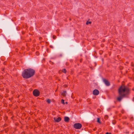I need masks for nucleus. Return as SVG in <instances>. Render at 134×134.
<instances>
[{
  "label": "nucleus",
  "instance_id": "nucleus-13",
  "mask_svg": "<svg viewBox=\"0 0 134 134\" xmlns=\"http://www.w3.org/2000/svg\"><path fill=\"white\" fill-rule=\"evenodd\" d=\"M62 71L64 73H66V69H64L62 70Z\"/></svg>",
  "mask_w": 134,
  "mask_h": 134
},
{
  "label": "nucleus",
  "instance_id": "nucleus-10",
  "mask_svg": "<svg viewBox=\"0 0 134 134\" xmlns=\"http://www.w3.org/2000/svg\"><path fill=\"white\" fill-rule=\"evenodd\" d=\"M66 91H64L62 93V95L63 96H66Z\"/></svg>",
  "mask_w": 134,
  "mask_h": 134
},
{
  "label": "nucleus",
  "instance_id": "nucleus-30",
  "mask_svg": "<svg viewBox=\"0 0 134 134\" xmlns=\"http://www.w3.org/2000/svg\"><path fill=\"white\" fill-rule=\"evenodd\" d=\"M103 60H104L102 58V60L103 61Z\"/></svg>",
  "mask_w": 134,
  "mask_h": 134
},
{
  "label": "nucleus",
  "instance_id": "nucleus-15",
  "mask_svg": "<svg viewBox=\"0 0 134 134\" xmlns=\"http://www.w3.org/2000/svg\"><path fill=\"white\" fill-rule=\"evenodd\" d=\"M104 119H106V120H107V119H108V115H105L104 116Z\"/></svg>",
  "mask_w": 134,
  "mask_h": 134
},
{
  "label": "nucleus",
  "instance_id": "nucleus-4",
  "mask_svg": "<svg viewBox=\"0 0 134 134\" xmlns=\"http://www.w3.org/2000/svg\"><path fill=\"white\" fill-rule=\"evenodd\" d=\"M33 95L35 97H38L40 94L39 91L37 89L34 90L33 92Z\"/></svg>",
  "mask_w": 134,
  "mask_h": 134
},
{
  "label": "nucleus",
  "instance_id": "nucleus-8",
  "mask_svg": "<svg viewBox=\"0 0 134 134\" xmlns=\"http://www.w3.org/2000/svg\"><path fill=\"white\" fill-rule=\"evenodd\" d=\"M129 94H127V92H126V93L124 94H122V93H121V94H119V95L121 96L122 98L125 97H126V96L127 95H129Z\"/></svg>",
  "mask_w": 134,
  "mask_h": 134
},
{
  "label": "nucleus",
  "instance_id": "nucleus-26",
  "mask_svg": "<svg viewBox=\"0 0 134 134\" xmlns=\"http://www.w3.org/2000/svg\"><path fill=\"white\" fill-rule=\"evenodd\" d=\"M65 103L66 104H68V102H65Z\"/></svg>",
  "mask_w": 134,
  "mask_h": 134
},
{
  "label": "nucleus",
  "instance_id": "nucleus-11",
  "mask_svg": "<svg viewBox=\"0 0 134 134\" xmlns=\"http://www.w3.org/2000/svg\"><path fill=\"white\" fill-rule=\"evenodd\" d=\"M122 97L121 96H120H120H119V97H118L117 98V100L119 101L120 102L121 100L122 99Z\"/></svg>",
  "mask_w": 134,
  "mask_h": 134
},
{
  "label": "nucleus",
  "instance_id": "nucleus-17",
  "mask_svg": "<svg viewBox=\"0 0 134 134\" xmlns=\"http://www.w3.org/2000/svg\"><path fill=\"white\" fill-rule=\"evenodd\" d=\"M92 23L91 21H87L86 23V25H88L89 24H91Z\"/></svg>",
  "mask_w": 134,
  "mask_h": 134
},
{
  "label": "nucleus",
  "instance_id": "nucleus-21",
  "mask_svg": "<svg viewBox=\"0 0 134 134\" xmlns=\"http://www.w3.org/2000/svg\"><path fill=\"white\" fill-rule=\"evenodd\" d=\"M131 65L132 66H134V65H133V64L132 63L131 64Z\"/></svg>",
  "mask_w": 134,
  "mask_h": 134
},
{
  "label": "nucleus",
  "instance_id": "nucleus-24",
  "mask_svg": "<svg viewBox=\"0 0 134 134\" xmlns=\"http://www.w3.org/2000/svg\"><path fill=\"white\" fill-rule=\"evenodd\" d=\"M82 59H81L80 60V62H82Z\"/></svg>",
  "mask_w": 134,
  "mask_h": 134
},
{
  "label": "nucleus",
  "instance_id": "nucleus-19",
  "mask_svg": "<svg viewBox=\"0 0 134 134\" xmlns=\"http://www.w3.org/2000/svg\"><path fill=\"white\" fill-rule=\"evenodd\" d=\"M53 39H55V38L56 37L54 35H53Z\"/></svg>",
  "mask_w": 134,
  "mask_h": 134
},
{
  "label": "nucleus",
  "instance_id": "nucleus-5",
  "mask_svg": "<svg viewBox=\"0 0 134 134\" xmlns=\"http://www.w3.org/2000/svg\"><path fill=\"white\" fill-rule=\"evenodd\" d=\"M103 81L107 86H109L110 85V82L108 80L104 79H103Z\"/></svg>",
  "mask_w": 134,
  "mask_h": 134
},
{
  "label": "nucleus",
  "instance_id": "nucleus-18",
  "mask_svg": "<svg viewBox=\"0 0 134 134\" xmlns=\"http://www.w3.org/2000/svg\"><path fill=\"white\" fill-rule=\"evenodd\" d=\"M112 123L113 124H115L116 123V122L115 121H113Z\"/></svg>",
  "mask_w": 134,
  "mask_h": 134
},
{
  "label": "nucleus",
  "instance_id": "nucleus-7",
  "mask_svg": "<svg viewBox=\"0 0 134 134\" xmlns=\"http://www.w3.org/2000/svg\"><path fill=\"white\" fill-rule=\"evenodd\" d=\"M54 119L55 122H59L61 121V118L60 117H59L57 118H54Z\"/></svg>",
  "mask_w": 134,
  "mask_h": 134
},
{
  "label": "nucleus",
  "instance_id": "nucleus-1",
  "mask_svg": "<svg viewBox=\"0 0 134 134\" xmlns=\"http://www.w3.org/2000/svg\"><path fill=\"white\" fill-rule=\"evenodd\" d=\"M35 73L34 70L31 68H28L23 71L21 76L24 78L28 79L32 77Z\"/></svg>",
  "mask_w": 134,
  "mask_h": 134
},
{
  "label": "nucleus",
  "instance_id": "nucleus-28",
  "mask_svg": "<svg viewBox=\"0 0 134 134\" xmlns=\"http://www.w3.org/2000/svg\"><path fill=\"white\" fill-rule=\"evenodd\" d=\"M132 90L133 91H134V88H133L132 89Z\"/></svg>",
  "mask_w": 134,
  "mask_h": 134
},
{
  "label": "nucleus",
  "instance_id": "nucleus-9",
  "mask_svg": "<svg viewBox=\"0 0 134 134\" xmlns=\"http://www.w3.org/2000/svg\"><path fill=\"white\" fill-rule=\"evenodd\" d=\"M69 118L68 117L65 116L64 117V121L66 122H68L69 121Z\"/></svg>",
  "mask_w": 134,
  "mask_h": 134
},
{
  "label": "nucleus",
  "instance_id": "nucleus-29",
  "mask_svg": "<svg viewBox=\"0 0 134 134\" xmlns=\"http://www.w3.org/2000/svg\"><path fill=\"white\" fill-rule=\"evenodd\" d=\"M41 38H42L41 37H40V38H39V39H41Z\"/></svg>",
  "mask_w": 134,
  "mask_h": 134
},
{
  "label": "nucleus",
  "instance_id": "nucleus-27",
  "mask_svg": "<svg viewBox=\"0 0 134 134\" xmlns=\"http://www.w3.org/2000/svg\"><path fill=\"white\" fill-rule=\"evenodd\" d=\"M132 100L133 101H134V97L133 98Z\"/></svg>",
  "mask_w": 134,
  "mask_h": 134
},
{
  "label": "nucleus",
  "instance_id": "nucleus-2",
  "mask_svg": "<svg viewBox=\"0 0 134 134\" xmlns=\"http://www.w3.org/2000/svg\"><path fill=\"white\" fill-rule=\"evenodd\" d=\"M119 94H121V93L125 92H127V94H130V89L128 87H126L122 85L119 88L118 90Z\"/></svg>",
  "mask_w": 134,
  "mask_h": 134
},
{
  "label": "nucleus",
  "instance_id": "nucleus-3",
  "mask_svg": "<svg viewBox=\"0 0 134 134\" xmlns=\"http://www.w3.org/2000/svg\"><path fill=\"white\" fill-rule=\"evenodd\" d=\"M82 127V125L80 123H75L74 125V127L76 129H80Z\"/></svg>",
  "mask_w": 134,
  "mask_h": 134
},
{
  "label": "nucleus",
  "instance_id": "nucleus-14",
  "mask_svg": "<svg viewBox=\"0 0 134 134\" xmlns=\"http://www.w3.org/2000/svg\"><path fill=\"white\" fill-rule=\"evenodd\" d=\"M97 122L99 123V124H101V122L100 121V119L99 118H97Z\"/></svg>",
  "mask_w": 134,
  "mask_h": 134
},
{
  "label": "nucleus",
  "instance_id": "nucleus-22",
  "mask_svg": "<svg viewBox=\"0 0 134 134\" xmlns=\"http://www.w3.org/2000/svg\"><path fill=\"white\" fill-rule=\"evenodd\" d=\"M38 52H37L36 53V54L37 55H38Z\"/></svg>",
  "mask_w": 134,
  "mask_h": 134
},
{
  "label": "nucleus",
  "instance_id": "nucleus-25",
  "mask_svg": "<svg viewBox=\"0 0 134 134\" xmlns=\"http://www.w3.org/2000/svg\"><path fill=\"white\" fill-rule=\"evenodd\" d=\"M94 63H95V65L96 66V64H97L96 63V62H95Z\"/></svg>",
  "mask_w": 134,
  "mask_h": 134
},
{
  "label": "nucleus",
  "instance_id": "nucleus-12",
  "mask_svg": "<svg viewBox=\"0 0 134 134\" xmlns=\"http://www.w3.org/2000/svg\"><path fill=\"white\" fill-rule=\"evenodd\" d=\"M46 102L50 104L51 102V100L49 99H48L47 100Z\"/></svg>",
  "mask_w": 134,
  "mask_h": 134
},
{
  "label": "nucleus",
  "instance_id": "nucleus-23",
  "mask_svg": "<svg viewBox=\"0 0 134 134\" xmlns=\"http://www.w3.org/2000/svg\"><path fill=\"white\" fill-rule=\"evenodd\" d=\"M64 86L65 87H67V86L66 85H64Z\"/></svg>",
  "mask_w": 134,
  "mask_h": 134
},
{
  "label": "nucleus",
  "instance_id": "nucleus-20",
  "mask_svg": "<svg viewBox=\"0 0 134 134\" xmlns=\"http://www.w3.org/2000/svg\"><path fill=\"white\" fill-rule=\"evenodd\" d=\"M106 134H111L110 133H109L108 132H107L106 133Z\"/></svg>",
  "mask_w": 134,
  "mask_h": 134
},
{
  "label": "nucleus",
  "instance_id": "nucleus-6",
  "mask_svg": "<svg viewBox=\"0 0 134 134\" xmlns=\"http://www.w3.org/2000/svg\"><path fill=\"white\" fill-rule=\"evenodd\" d=\"M93 93L94 95H97L99 93V91L97 89L94 90L93 92Z\"/></svg>",
  "mask_w": 134,
  "mask_h": 134
},
{
  "label": "nucleus",
  "instance_id": "nucleus-16",
  "mask_svg": "<svg viewBox=\"0 0 134 134\" xmlns=\"http://www.w3.org/2000/svg\"><path fill=\"white\" fill-rule=\"evenodd\" d=\"M64 99H62L61 100V103L63 104H64L65 103L64 102Z\"/></svg>",
  "mask_w": 134,
  "mask_h": 134
}]
</instances>
